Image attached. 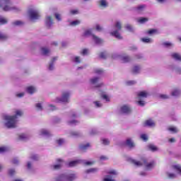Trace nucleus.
Returning <instances> with one entry per match:
<instances>
[{
  "instance_id": "obj_24",
  "label": "nucleus",
  "mask_w": 181,
  "mask_h": 181,
  "mask_svg": "<svg viewBox=\"0 0 181 181\" xmlns=\"http://www.w3.org/2000/svg\"><path fill=\"white\" fill-rule=\"evenodd\" d=\"M146 7V6H145L144 4L138 6L136 8V11H137V12H142V11H144V9H145Z\"/></svg>"
},
{
  "instance_id": "obj_23",
  "label": "nucleus",
  "mask_w": 181,
  "mask_h": 181,
  "mask_svg": "<svg viewBox=\"0 0 181 181\" xmlns=\"http://www.w3.org/2000/svg\"><path fill=\"white\" fill-rule=\"evenodd\" d=\"M173 169L178 172L179 175H181V165H175L173 166Z\"/></svg>"
},
{
  "instance_id": "obj_57",
  "label": "nucleus",
  "mask_w": 181,
  "mask_h": 181,
  "mask_svg": "<svg viewBox=\"0 0 181 181\" xmlns=\"http://www.w3.org/2000/svg\"><path fill=\"white\" fill-rule=\"evenodd\" d=\"M6 151V148L5 147H0V153H4V152Z\"/></svg>"
},
{
  "instance_id": "obj_45",
  "label": "nucleus",
  "mask_w": 181,
  "mask_h": 181,
  "mask_svg": "<svg viewBox=\"0 0 181 181\" xmlns=\"http://www.w3.org/2000/svg\"><path fill=\"white\" fill-rule=\"evenodd\" d=\"M141 139H143V141H145L146 142V141H148V136H146V134H141Z\"/></svg>"
},
{
  "instance_id": "obj_41",
  "label": "nucleus",
  "mask_w": 181,
  "mask_h": 181,
  "mask_svg": "<svg viewBox=\"0 0 181 181\" xmlns=\"http://www.w3.org/2000/svg\"><path fill=\"white\" fill-rule=\"evenodd\" d=\"M88 54V49H83L81 52V54H82L83 56H86V54Z\"/></svg>"
},
{
  "instance_id": "obj_32",
  "label": "nucleus",
  "mask_w": 181,
  "mask_h": 181,
  "mask_svg": "<svg viewBox=\"0 0 181 181\" xmlns=\"http://www.w3.org/2000/svg\"><path fill=\"white\" fill-rule=\"evenodd\" d=\"M147 33L148 35H153V33H158V30H156V29H151V30H149L148 31H147Z\"/></svg>"
},
{
  "instance_id": "obj_17",
  "label": "nucleus",
  "mask_w": 181,
  "mask_h": 181,
  "mask_svg": "<svg viewBox=\"0 0 181 181\" xmlns=\"http://www.w3.org/2000/svg\"><path fill=\"white\" fill-rule=\"evenodd\" d=\"M78 163H80V160H73L69 163L68 166L69 168H73V166H76V165H78Z\"/></svg>"
},
{
  "instance_id": "obj_6",
  "label": "nucleus",
  "mask_w": 181,
  "mask_h": 181,
  "mask_svg": "<svg viewBox=\"0 0 181 181\" xmlns=\"http://www.w3.org/2000/svg\"><path fill=\"white\" fill-rule=\"evenodd\" d=\"M93 37V39L94 40V42H95V43H97L98 45H100V43H103V40L101 38H99L98 37L93 35L91 33V30H87L84 32L83 36L86 37V36H91Z\"/></svg>"
},
{
  "instance_id": "obj_15",
  "label": "nucleus",
  "mask_w": 181,
  "mask_h": 181,
  "mask_svg": "<svg viewBox=\"0 0 181 181\" xmlns=\"http://www.w3.org/2000/svg\"><path fill=\"white\" fill-rule=\"evenodd\" d=\"M171 57L173 59H175V60H177V62H181V55L175 52L171 54Z\"/></svg>"
},
{
  "instance_id": "obj_49",
  "label": "nucleus",
  "mask_w": 181,
  "mask_h": 181,
  "mask_svg": "<svg viewBox=\"0 0 181 181\" xmlns=\"http://www.w3.org/2000/svg\"><path fill=\"white\" fill-rule=\"evenodd\" d=\"M26 138H28V137L26 136V134H22L19 136V139H21V140L26 139Z\"/></svg>"
},
{
  "instance_id": "obj_63",
  "label": "nucleus",
  "mask_w": 181,
  "mask_h": 181,
  "mask_svg": "<svg viewBox=\"0 0 181 181\" xmlns=\"http://www.w3.org/2000/svg\"><path fill=\"white\" fill-rule=\"evenodd\" d=\"M94 104H95V105H96V107H101V105L100 104V102H98V101L94 102Z\"/></svg>"
},
{
  "instance_id": "obj_50",
  "label": "nucleus",
  "mask_w": 181,
  "mask_h": 181,
  "mask_svg": "<svg viewBox=\"0 0 181 181\" xmlns=\"http://www.w3.org/2000/svg\"><path fill=\"white\" fill-rule=\"evenodd\" d=\"M100 59H106L107 58V55L105 54V52H101L100 54Z\"/></svg>"
},
{
  "instance_id": "obj_36",
  "label": "nucleus",
  "mask_w": 181,
  "mask_h": 181,
  "mask_svg": "<svg viewBox=\"0 0 181 181\" xmlns=\"http://www.w3.org/2000/svg\"><path fill=\"white\" fill-rule=\"evenodd\" d=\"M71 136H80V132H71Z\"/></svg>"
},
{
  "instance_id": "obj_11",
  "label": "nucleus",
  "mask_w": 181,
  "mask_h": 181,
  "mask_svg": "<svg viewBox=\"0 0 181 181\" xmlns=\"http://www.w3.org/2000/svg\"><path fill=\"white\" fill-rule=\"evenodd\" d=\"M45 25L48 28H50L52 25H53V18L51 16H47L46 18Z\"/></svg>"
},
{
  "instance_id": "obj_33",
  "label": "nucleus",
  "mask_w": 181,
  "mask_h": 181,
  "mask_svg": "<svg viewBox=\"0 0 181 181\" xmlns=\"http://www.w3.org/2000/svg\"><path fill=\"white\" fill-rule=\"evenodd\" d=\"M148 19L147 18H141L139 19V23H145V22H148Z\"/></svg>"
},
{
  "instance_id": "obj_8",
  "label": "nucleus",
  "mask_w": 181,
  "mask_h": 181,
  "mask_svg": "<svg viewBox=\"0 0 181 181\" xmlns=\"http://www.w3.org/2000/svg\"><path fill=\"white\" fill-rule=\"evenodd\" d=\"M28 13L30 19H33V21H36V19H39V18H40L39 12L36 10H34L33 8H30L28 11Z\"/></svg>"
},
{
  "instance_id": "obj_47",
  "label": "nucleus",
  "mask_w": 181,
  "mask_h": 181,
  "mask_svg": "<svg viewBox=\"0 0 181 181\" xmlns=\"http://www.w3.org/2000/svg\"><path fill=\"white\" fill-rule=\"evenodd\" d=\"M107 173H109V175H118V173H117V171L115 170H112L107 172Z\"/></svg>"
},
{
  "instance_id": "obj_60",
  "label": "nucleus",
  "mask_w": 181,
  "mask_h": 181,
  "mask_svg": "<svg viewBox=\"0 0 181 181\" xmlns=\"http://www.w3.org/2000/svg\"><path fill=\"white\" fill-rule=\"evenodd\" d=\"M95 73H96V74H101V73H103V70L102 69H96L95 71Z\"/></svg>"
},
{
  "instance_id": "obj_42",
  "label": "nucleus",
  "mask_w": 181,
  "mask_h": 181,
  "mask_svg": "<svg viewBox=\"0 0 181 181\" xmlns=\"http://www.w3.org/2000/svg\"><path fill=\"white\" fill-rule=\"evenodd\" d=\"M127 86H134V84H136L135 81H129L127 82Z\"/></svg>"
},
{
  "instance_id": "obj_4",
  "label": "nucleus",
  "mask_w": 181,
  "mask_h": 181,
  "mask_svg": "<svg viewBox=\"0 0 181 181\" xmlns=\"http://www.w3.org/2000/svg\"><path fill=\"white\" fill-rule=\"evenodd\" d=\"M74 179H76V174H69L68 175L62 174L58 176L55 181H73Z\"/></svg>"
},
{
  "instance_id": "obj_30",
  "label": "nucleus",
  "mask_w": 181,
  "mask_h": 181,
  "mask_svg": "<svg viewBox=\"0 0 181 181\" xmlns=\"http://www.w3.org/2000/svg\"><path fill=\"white\" fill-rule=\"evenodd\" d=\"M180 95V91H179V90L175 89L173 93H172V95H173L174 97H177V95Z\"/></svg>"
},
{
  "instance_id": "obj_27",
  "label": "nucleus",
  "mask_w": 181,
  "mask_h": 181,
  "mask_svg": "<svg viewBox=\"0 0 181 181\" xmlns=\"http://www.w3.org/2000/svg\"><path fill=\"white\" fill-rule=\"evenodd\" d=\"M98 170L97 168H90L86 170V173H95Z\"/></svg>"
},
{
  "instance_id": "obj_10",
  "label": "nucleus",
  "mask_w": 181,
  "mask_h": 181,
  "mask_svg": "<svg viewBox=\"0 0 181 181\" xmlns=\"http://www.w3.org/2000/svg\"><path fill=\"white\" fill-rule=\"evenodd\" d=\"M144 127H155V122L151 119H148L144 122Z\"/></svg>"
},
{
  "instance_id": "obj_3",
  "label": "nucleus",
  "mask_w": 181,
  "mask_h": 181,
  "mask_svg": "<svg viewBox=\"0 0 181 181\" xmlns=\"http://www.w3.org/2000/svg\"><path fill=\"white\" fill-rule=\"evenodd\" d=\"M11 0H0V8H3V11H19L16 7H12Z\"/></svg>"
},
{
  "instance_id": "obj_16",
  "label": "nucleus",
  "mask_w": 181,
  "mask_h": 181,
  "mask_svg": "<svg viewBox=\"0 0 181 181\" xmlns=\"http://www.w3.org/2000/svg\"><path fill=\"white\" fill-rule=\"evenodd\" d=\"M121 60L122 63H128L129 62H131V57L128 55H124L121 57Z\"/></svg>"
},
{
  "instance_id": "obj_26",
  "label": "nucleus",
  "mask_w": 181,
  "mask_h": 181,
  "mask_svg": "<svg viewBox=\"0 0 181 181\" xmlns=\"http://www.w3.org/2000/svg\"><path fill=\"white\" fill-rule=\"evenodd\" d=\"M99 80H100V78H98V77H95V78H91V79L90 80V83H91V84H95V83H98Z\"/></svg>"
},
{
  "instance_id": "obj_37",
  "label": "nucleus",
  "mask_w": 181,
  "mask_h": 181,
  "mask_svg": "<svg viewBox=\"0 0 181 181\" xmlns=\"http://www.w3.org/2000/svg\"><path fill=\"white\" fill-rule=\"evenodd\" d=\"M168 177H169V179H175V177H176V175L174 173H167Z\"/></svg>"
},
{
  "instance_id": "obj_61",
  "label": "nucleus",
  "mask_w": 181,
  "mask_h": 181,
  "mask_svg": "<svg viewBox=\"0 0 181 181\" xmlns=\"http://www.w3.org/2000/svg\"><path fill=\"white\" fill-rule=\"evenodd\" d=\"M74 62L75 63H80V57H76Z\"/></svg>"
},
{
  "instance_id": "obj_38",
  "label": "nucleus",
  "mask_w": 181,
  "mask_h": 181,
  "mask_svg": "<svg viewBox=\"0 0 181 181\" xmlns=\"http://www.w3.org/2000/svg\"><path fill=\"white\" fill-rule=\"evenodd\" d=\"M102 142L103 145H110V140L107 139H103Z\"/></svg>"
},
{
  "instance_id": "obj_18",
  "label": "nucleus",
  "mask_w": 181,
  "mask_h": 181,
  "mask_svg": "<svg viewBox=\"0 0 181 181\" xmlns=\"http://www.w3.org/2000/svg\"><path fill=\"white\" fill-rule=\"evenodd\" d=\"M26 91L29 94H33V93H35V91H36V88H35V87H33V86H28L26 88Z\"/></svg>"
},
{
  "instance_id": "obj_52",
  "label": "nucleus",
  "mask_w": 181,
  "mask_h": 181,
  "mask_svg": "<svg viewBox=\"0 0 181 181\" xmlns=\"http://www.w3.org/2000/svg\"><path fill=\"white\" fill-rule=\"evenodd\" d=\"M58 145H63L64 143V140L62 139H59V140L57 141Z\"/></svg>"
},
{
  "instance_id": "obj_29",
  "label": "nucleus",
  "mask_w": 181,
  "mask_h": 181,
  "mask_svg": "<svg viewBox=\"0 0 181 181\" xmlns=\"http://www.w3.org/2000/svg\"><path fill=\"white\" fill-rule=\"evenodd\" d=\"M56 60H57V57H54L52 59V62L49 66V70H53V69H54L53 63H54V62H56Z\"/></svg>"
},
{
  "instance_id": "obj_59",
  "label": "nucleus",
  "mask_w": 181,
  "mask_h": 181,
  "mask_svg": "<svg viewBox=\"0 0 181 181\" xmlns=\"http://www.w3.org/2000/svg\"><path fill=\"white\" fill-rule=\"evenodd\" d=\"M100 160H107V159H108V157L105 156H102L100 157Z\"/></svg>"
},
{
  "instance_id": "obj_31",
  "label": "nucleus",
  "mask_w": 181,
  "mask_h": 181,
  "mask_svg": "<svg viewBox=\"0 0 181 181\" xmlns=\"http://www.w3.org/2000/svg\"><path fill=\"white\" fill-rule=\"evenodd\" d=\"M6 39H8V35L0 33V40H6Z\"/></svg>"
},
{
  "instance_id": "obj_21",
  "label": "nucleus",
  "mask_w": 181,
  "mask_h": 181,
  "mask_svg": "<svg viewBox=\"0 0 181 181\" xmlns=\"http://www.w3.org/2000/svg\"><path fill=\"white\" fill-rule=\"evenodd\" d=\"M41 50H42V54H44V56H46V55L49 54V53H50V49H49L48 48H46V47H42Z\"/></svg>"
},
{
  "instance_id": "obj_46",
  "label": "nucleus",
  "mask_w": 181,
  "mask_h": 181,
  "mask_svg": "<svg viewBox=\"0 0 181 181\" xmlns=\"http://www.w3.org/2000/svg\"><path fill=\"white\" fill-rule=\"evenodd\" d=\"M35 107H36V108H37V110H40V111H42V110H43V107H42V104H40V103H37Z\"/></svg>"
},
{
  "instance_id": "obj_25",
  "label": "nucleus",
  "mask_w": 181,
  "mask_h": 181,
  "mask_svg": "<svg viewBox=\"0 0 181 181\" xmlns=\"http://www.w3.org/2000/svg\"><path fill=\"white\" fill-rule=\"evenodd\" d=\"M80 23H81L80 20H76V21L71 22L70 25H71V26H77V25H80Z\"/></svg>"
},
{
  "instance_id": "obj_35",
  "label": "nucleus",
  "mask_w": 181,
  "mask_h": 181,
  "mask_svg": "<svg viewBox=\"0 0 181 181\" xmlns=\"http://www.w3.org/2000/svg\"><path fill=\"white\" fill-rule=\"evenodd\" d=\"M168 130H170L171 132H173L174 134L177 133V129H176V127H169Z\"/></svg>"
},
{
  "instance_id": "obj_39",
  "label": "nucleus",
  "mask_w": 181,
  "mask_h": 181,
  "mask_svg": "<svg viewBox=\"0 0 181 181\" xmlns=\"http://www.w3.org/2000/svg\"><path fill=\"white\" fill-rule=\"evenodd\" d=\"M41 135H50V133L47 130L42 129L41 131Z\"/></svg>"
},
{
  "instance_id": "obj_62",
  "label": "nucleus",
  "mask_w": 181,
  "mask_h": 181,
  "mask_svg": "<svg viewBox=\"0 0 181 181\" xmlns=\"http://www.w3.org/2000/svg\"><path fill=\"white\" fill-rule=\"evenodd\" d=\"M126 29H127V30H132V26L130 25H126Z\"/></svg>"
},
{
  "instance_id": "obj_58",
  "label": "nucleus",
  "mask_w": 181,
  "mask_h": 181,
  "mask_svg": "<svg viewBox=\"0 0 181 181\" xmlns=\"http://www.w3.org/2000/svg\"><path fill=\"white\" fill-rule=\"evenodd\" d=\"M12 163L13 165H18L19 163V160L17 158H14Z\"/></svg>"
},
{
  "instance_id": "obj_12",
  "label": "nucleus",
  "mask_w": 181,
  "mask_h": 181,
  "mask_svg": "<svg viewBox=\"0 0 181 181\" xmlns=\"http://www.w3.org/2000/svg\"><path fill=\"white\" fill-rule=\"evenodd\" d=\"M126 145L128 146L130 149H132V148H135V143L132 141V139H127L126 140Z\"/></svg>"
},
{
  "instance_id": "obj_1",
  "label": "nucleus",
  "mask_w": 181,
  "mask_h": 181,
  "mask_svg": "<svg viewBox=\"0 0 181 181\" xmlns=\"http://www.w3.org/2000/svg\"><path fill=\"white\" fill-rule=\"evenodd\" d=\"M23 115V112L21 110H16V115L13 116L5 115L4 119L6 121L5 126L8 128H16V122H18V117H22Z\"/></svg>"
},
{
  "instance_id": "obj_19",
  "label": "nucleus",
  "mask_w": 181,
  "mask_h": 181,
  "mask_svg": "<svg viewBox=\"0 0 181 181\" xmlns=\"http://www.w3.org/2000/svg\"><path fill=\"white\" fill-rule=\"evenodd\" d=\"M141 70V66L136 65L134 66L132 69V73H134V74H138V73H139Z\"/></svg>"
},
{
  "instance_id": "obj_14",
  "label": "nucleus",
  "mask_w": 181,
  "mask_h": 181,
  "mask_svg": "<svg viewBox=\"0 0 181 181\" xmlns=\"http://www.w3.org/2000/svg\"><path fill=\"white\" fill-rule=\"evenodd\" d=\"M98 4L100 8H107L108 6V3L106 0H100Z\"/></svg>"
},
{
  "instance_id": "obj_40",
  "label": "nucleus",
  "mask_w": 181,
  "mask_h": 181,
  "mask_svg": "<svg viewBox=\"0 0 181 181\" xmlns=\"http://www.w3.org/2000/svg\"><path fill=\"white\" fill-rule=\"evenodd\" d=\"M8 23V21H6V19H5L4 18H0L1 25H5V23Z\"/></svg>"
},
{
  "instance_id": "obj_34",
  "label": "nucleus",
  "mask_w": 181,
  "mask_h": 181,
  "mask_svg": "<svg viewBox=\"0 0 181 181\" xmlns=\"http://www.w3.org/2000/svg\"><path fill=\"white\" fill-rule=\"evenodd\" d=\"M52 168H53L54 170H59V169H60V168H62V164L54 165H52Z\"/></svg>"
},
{
  "instance_id": "obj_43",
  "label": "nucleus",
  "mask_w": 181,
  "mask_h": 181,
  "mask_svg": "<svg viewBox=\"0 0 181 181\" xmlns=\"http://www.w3.org/2000/svg\"><path fill=\"white\" fill-rule=\"evenodd\" d=\"M141 40L144 42V43H150L151 38H141Z\"/></svg>"
},
{
  "instance_id": "obj_28",
  "label": "nucleus",
  "mask_w": 181,
  "mask_h": 181,
  "mask_svg": "<svg viewBox=\"0 0 181 181\" xmlns=\"http://www.w3.org/2000/svg\"><path fill=\"white\" fill-rule=\"evenodd\" d=\"M21 25H23V22L21 21H16L13 23V26H21Z\"/></svg>"
},
{
  "instance_id": "obj_5",
  "label": "nucleus",
  "mask_w": 181,
  "mask_h": 181,
  "mask_svg": "<svg viewBox=\"0 0 181 181\" xmlns=\"http://www.w3.org/2000/svg\"><path fill=\"white\" fill-rule=\"evenodd\" d=\"M115 28L117 30L110 33V35H112V36H115V37H116L117 39H119V40L122 39V36H121V34L118 31L122 29V25L121 23L119 21H117L115 25Z\"/></svg>"
},
{
  "instance_id": "obj_44",
  "label": "nucleus",
  "mask_w": 181,
  "mask_h": 181,
  "mask_svg": "<svg viewBox=\"0 0 181 181\" xmlns=\"http://www.w3.org/2000/svg\"><path fill=\"white\" fill-rule=\"evenodd\" d=\"M138 105H140V107H144L145 105V101L143 100H139L137 101Z\"/></svg>"
},
{
  "instance_id": "obj_20",
  "label": "nucleus",
  "mask_w": 181,
  "mask_h": 181,
  "mask_svg": "<svg viewBox=\"0 0 181 181\" xmlns=\"http://www.w3.org/2000/svg\"><path fill=\"white\" fill-rule=\"evenodd\" d=\"M81 151H86L87 150L88 148H90V144L88 143L86 144H81L80 146H79Z\"/></svg>"
},
{
  "instance_id": "obj_55",
  "label": "nucleus",
  "mask_w": 181,
  "mask_h": 181,
  "mask_svg": "<svg viewBox=\"0 0 181 181\" xmlns=\"http://www.w3.org/2000/svg\"><path fill=\"white\" fill-rule=\"evenodd\" d=\"M96 30H98V32H101V30H103V28H101V26L100 25H96Z\"/></svg>"
},
{
  "instance_id": "obj_54",
  "label": "nucleus",
  "mask_w": 181,
  "mask_h": 181,
  "mask_svg": "<svg viewBox=\"0 0 181 181\" xmlns=\"http://www.w3.org/2000/svg\"><path fill=\"white\" fill-rule=\"evenodd\" d=\"M55 18L57 20H58L59 21H62V18L60 17V14L56 13H55Z\"/></svg>"
},
{
  "instance_id": "obj_13",
  "label": "nucleus",
  "mask_w": 181,
  "mask_h": 181,
  "mask_svg": "<svg viewBox=\"0 0 181 181\" xmlns=\"http://www.w3.org/2000/svg\"><path fill=\"white\" fill-rule=\"evenodd\" d=\"M137 97L139 100L141 98H146L148 97V93L146 91H140L137 93Z\"/></svg>"
},
{
  "instance_id": "obj_7",
  "label": "nucleus",
  "mask_w": 181,
  "mask_h": 181,
  "mask_svg": "<svg viewBox=\"0 0 181 181\" xmlns=\"http://www.w3.org/2000/svg\"><path fill=\"white\" fill-rule=\"evenodd\" d=\"M70 98V93L64 92L61 98H57L56 103H69V98Z\"/></svg>"
},
{
  "instance_id": "obj_9",
  "label": "nucleus",
  "mask_w": 181,
  "mask_h": 181,
  "mask_svg": "<svg viewBox=\"0 0 181 181\" xmlns=\"http://www.w3.org/2000/svg\"><path fill=\"white\" fill-rule=\"evenodd\" d=\"M120 111L121 112H122V114H131V112L132 111V110L129 106L124 105L121 107Z\"/></svg>"
},
{
  "instance_id": "obj_51",
  "label": "nucleus",
  "mask_w": 181,
  "mask_h": 181,
  "mask_svg": "<svg viewBox=\"0 0 181 181\" xmlns=\"http://www.w3.org/2000/svg\"><path fill=\"white\" fill-rule=\"evenodd\" d=\"M70 13L71 15H77V13H78V10H71Z\"/></svg>"
},
{
  "instance_id": "obj_64",
  "label": "nucleus",
  "mask_w": 181,
  "mask_h": 181,
  "mask_svg": "<svg viewBox=\"0 0 181 181\" xmlns=\"http://www.w3.org/2000/svg\"><path fill=\"white\" fill-rule=\"evenodd\" d=\"M24 95H25V93H18L16 95V97L21 98V97H23Z\"/></svg>"
},
{
  "instance_id": "obj_22",
  "label": "nucleus",
  "mask_w": 181,
  "mask_h": 181,
  "mask_svg": "<svg viewBox=\"0 0 181 181\" xmlns=\"http://www.w3.org/2000/svg\"><path fill=\"white\" fill-rule=\"evenodd\" d=\"M148 149L152 152H156V151H158V147L153 144H150L148 145Z\"/></svg>"
},
{
  "instance_id": "obj_48",
  "label": "nucleus",
  "mask_w": 181,
  "mask_h": 181,
  "mask_svg": "<svg viewBox=\"0 0 181 181\" xmlns=\"http://www.w3.org/2000/svg\"><path fill=\"white\" fill-rule=\"evenodd\" d=\"M8 175H9L10 176H13V175H15V170H13V169H10V170H8Z\"/></svg>"
},
{
  "instance_id": "obj_2",
  "label": "nucleus",
  "mask_w": 181,
  "mask_h": 181,
  "mask_svg": "<svg viewBox=\"0 0 181 181\" xmlns=\"http://www.w3.org/2000/svg\"><path fill=\"white\" fill-rule=\"evenodd\" d=\"M129 162L133 163L134 166H143V165H145L146 169H152V168L155 166V161L147 163L146 159L145 158H142L141 161H136L134 159L129 158Z\"/></svg>"
},
{
  "instance_id": "obj_53",
  "label": "nucleus",
  "mask_w": 181,
  "mask_h": 181,
  "mask_svg": "<svg viewBox=\"0 0 181 181\" xmlns=\"http://www.w3.org/2000/svg\"><path fill=\"white\" fill-rule=\"evenodd\" d=\"M31 159H32L33 160H38L39 157H38L37 155H33V156H31Z\"/></svg>"
},
{
  "instance_id": "obj_56",
  "label": "nucleus",
  "mask_w": 181,
  "mask_h": 181,
  "mask_svg": "<svg viewBox=\"0 0 181 181\" xmlns=\"http://www.w3.org/2000/svg\"><path fill=\"white\" fill-rule=\"evenodd\" d=\"M102 98H103V100H105L106 101H110V98H108L107 95H103L102 96Z\"/></svg>"
}]
</instances>
